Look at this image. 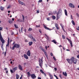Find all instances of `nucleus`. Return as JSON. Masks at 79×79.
<instances>
[{
    "instance_id": "obj_40",
    "label": "nucleus",
    "mask_w": 79,
    "mask_h": 79,
    "mask_svg": "<svg viewBox=\"0 0 79 79\" xmlns=\"http://www.w3.org/2000/svg\"><path fill=\"white\" fill-rule=\"evenodd\" d=\"M54 76L56 77V79H58V78L56 76V75H54Z\"/></svg>"
},
{
    "instance_id": "obj_45",
    "label": "nucleus",
    "mask_w": 79,
    "mask_h": 79,
    "mask_svg": "<svg viewBox=\"0 0 79 79\" xmlns=\"http://www.w3.org/2000/svg\"><path fill=\"white\" fill-rule=\"evenodd\" d=\"M76 15H77V16L78 17H79V14H78V13H77L76 14Z\"/></svg>"
},
{
    "instance_id": "obj_60",
    "label": "nucleus",
    "mask_w": 79,
    "mask_h": 79,
    "mask_svg": "<svg viewBox=\"0 0 79 79\" xmlns=\"http://www.w3.org/2000/svg\"><path fill=\"white\" fill-rule=\"evenodd\" d=\"M36 68H40V67L38 66H37L36 67Z\"/></svg>"
},
{
    "instance_id": "obj_56",
    "label": "nucleus",
    "mask_w": 79,
    "mask_h": 79,
    "mask_svg": "<svg viewBox=\"0 0 79 79\" xmlns=\"http://www.w3.org/2000/svg\"><path fill=\"white\" fill-rule=\"evenodd\" d=\"M38 79H42V78H41V77H38Z\"/></svg>"
},
{
    "instance_id": "obj_6",
    "label": "nucleus",
    "mask_w": 79,
    "mask_h": 79,
    "mask_svg": "<svg viewBox=\"0 0 79 79\" xmlns=\"http://www.w3.org/2000/svg\"><path fill=\"white\" fill-rule=\"evenodd\" d=\"M31 76L32 78V79H34V78H36V76L35 75V74H32L31 75Z\"/></svg>"
},
{
    "instance_id": "obj_43",
    "label": "nucleus",
    "mask_w": 79,
    "mask_h": 79,
    "mask_svg": "<svg viewBox=\"0 0 79 79\" xmlns=\"http://www.w3.org/2000/svg\"><path fill=\"white\" fill-rule=\"evenodd\" d=\"M53 15V13H49V15Z\"/></svg>"
},
{
    "instance_id": "obj_41",
    "label": "nucleus",
    "mask_w": 79,
    "mask_h": 79,
    "mask_svg": "<svg viewBox=\"0 0 79 79\" xmlns=\"http://www.w3.org/2000/svg\"><path fill=\"white\" fill-rule=\"evenodd\" d=\"M11 6L10 5H9L7 7V9H8V8H10Z\"/></svg>"
},
{
    "instance_id": "obj_5",
    "label": "nucleus",
    "mask_w": 79,
    "mask_h": 79,
    "mask_svg": "<svg viewBox=\"0 0 79 79\" xmlns=\"http://www.w3.org/2000/svg\"><path fill=\"white\" fill-rule=\"evenodd\" d=\"M66 60L67 61L68 63H69V64H72L73 63V61H72L71 59H67Z\"/></svg>"
},
{
    "instance_id": "obj_47",
    "label": "nucleus",
    "mask_w": 79,
    "mask_h": 79,
    "mask_svg": "<svg viewBox=\"0 0 79 79\" xmlns=\"http://www.w3.org/2000/svg\"><path fill=\"white\" fill-rule=\"evenodd\" d=\"M54 69L56 71H57V68H55Z\"/></svg>"
},
{
    "instance_id": "obj_27",
    "label": "nucleus",
    "mask_w": 79,
    "mask_h": 79,
    "mask_svg": "<svg viewBox=\"0 0 79 79\" xmlns=\"http://www.w3.org/2000/svg\"><path fill=\"white\" fill-rule=\"evenodd\" d=\"M22 19H23V22H24V17L23 15H22Z\"/></svg>"
},
{
    "instance_id": "obj_12",
    "label": "nucleus",
    "mask_w": 79,
    "mask_h": 79,
    "mask_svg": "<svg viewBox=\"0 0 79 79\" xmlns=\"http://www.w3.org/2000/svg\"><path fill=\"white\" fill-rule=\"evenodd\" d=\"M0 9L1 11H4L5 7L1 6L0 7Z\"/></svg>"
},
{
    "instance_id": "obj_23",
    "label": "nucleus",
    "mask_w": 79,
    "mask_h": 79,
    "mask_svg": "<svg viewBox=\"0 0 79 79\" xmlns=\"http://www.w3.org/2000/svg\"><path fill=\"white\" fill-rule=\"evenodd\" d=\"M31 39L33 41H34V42H36V40H35V39L33 37H32Z\"/></svg>"
},
{
    "instance_id": "obj_58",
    "label": "nucleus",
    "mask_w": 79,
    "mask_h": 79,
    "mask_svg": "<svg viewBox=\"0 0 79 79\" xmlns=\"http://www.w3.org/2000/svg\"><path fill=\"white\" fill-rule=\"evenodd\" d=\"M8 13H10V12H11V11H10V10H8V11H7Z\"/></svg>"
},
{
    "instance_id": "obj_16",
    "label": "nucleus",
    "mask_w": 79,
    "mask_h": 79,
    "mask_svg": "<svg viewBox=\"0 0 79 79\" xmlns=\"http://www.w3.org/2000/svg\"><path fill=\"white\" fill-rule=\"evenodd\" d=\"M55 26L57 29H59V27H58V25L57 24L55 23Z\"/></svg>"
},
{
    "instance_id": "obj_15",
    "label": "nucleus",
    "mask_w": 79,
    "mask_h": 79,
    "mask_svg": "<svg viewBox=\"0 0 79 79\" xmlns=\"http://www.w3.org/2000/svg\"><path fill=\"white\" fill-rule=\"evenodd\" d=\"M19 68L20 69V70H21V71H23V67H22V66L21 65H19Z\"/></svg>"
},
{
    "instance_id": "obj_13",
    "label": "nucleus",
    "mask_w": 79,
    "mask_h": 79,
    "mask_svg": "<svg viewBox=\"0 0 79 79\" xmlns=\"http://www.w3.org/2000/svg\"><path fill=\"white\" fill-rule=\"evenodd\" d=\"M24 57L25 58V59H26L27 60L28 59V56L26 54H24Z\"/></svg>"
},
{
    "instance_id": "obj_18",
    "label": "nucleus",
    "mask_w": 79,
    "mask_h": 79,
    "mask_svg": "<svg viewBox=\"0 0 79 79\" xmlns=\"http://www.w3.org/2000/svg\"><path fill=\"white\" fill-rule=\"evenodd\" d=\"M63 74L64 76H67V73H66V72H63Z\"/></svg>"
},
{
    "instance_id": "obj_49",
    "label": "nucleus",
    "mask_w": 79,
    "mask_h": 79,
    "mask_svg": "<svg viewBox=\"0 0 79 79\" xmlns=\"http://www.w3.org/2000/svg\"><path fill=\"white\" fill-rule=\"evenodd\" d=\"M22 77H23V75H22V76L20 77V79H22Z\"/></svg>"
},
{
    "instance_id": "obj_51",
    "label": "nucleus",
    "mask_w": 79,
    "mask_h": 79,
    "mask_svg": "<svg viewBox=\"0 0 79 79\" xmlns=\"http://www.w3.org/2000/svg\"><path fill=\"white\" fill-rule=\"evenodd\" d=\"M36 13H39V10H37Z\"/></svg>"
},
{
    "instance_id": "obj_35",
    "label": "nucleus",
    "mask_w": 79,
    "mask_h": 79,
    "mask_svg": "<svg viewBox=\"0 0 79 79\" xmlns=\"http://www.w3.org/2000/svg\"><path fill=\"white\" fill-rule=\"evenodd\" d=\"M9 23H13V22L11 20H9Z\"/></svg>"
},
{
    "instance_id": "obj_39",
    "label": "nucleus",
    "mask_w": 79,
    "mask_h": 79,
    "mask_svg": "<svg viewBox=\"0 0 79 79\" xmlns=\"http://www.w3.org/2000/svg\"><path fill=\"white\" fill-rule=\"evenodd\" d=\"M50 79H53V76L52 75H50Z\"/></svg>"
},
{
    "instance_id": "obj_8",
    "label": "nucleus",
    "mask_w": 79,
    "mask_h": 79,
    "mask_svg": "<svg viewBox=\"0 0 79 79\" xmlns=\"http://www.w3.org/2000/svg\"><path fill=\"white\" fill-rule=\"evenodd\" d=\"M19 3V4H21L22 5H24L25 6V4L24 3H23V2H21L20 1V0H19L18 1Z\"/></svg>"
},
{
    "instance_id": "obj_46",
    "label": "nucleus",
    "mask_w": 79,
    "mask_h": 79,
    "mask_svg": "<svg viewBox=\"0 0 79 79\" xmlns=\"http://www.w3.org/2000/svg\"><path fill=\"white\" fill-rule=\"evenodd\" d=\"M42 2V0H39L38 1V3H39V2Z\"/></svg>"
},
{
    "instance_id": "obj_63",
    "label": "nucleus",
    "mask_w": 79,
    "mask_h": 79,
    "mask_svg": "<svg viewBox=\"0 0 79 79\" xmlns=\"http://www.w3.org/2000/svg\"><path fill=\"white\" fill-rule=\"evenodd\" d=\"M25 42H27V40H25Z\"/></svg>"
},
{
    "instance_id": "obj_54",
    "label": "nucleus",
    "mask_w": 79,
    "mask_h": 79,
    "mask_svg": "<svg viewBox=\"0 0 79 79\" xmlns=\"http://www.w3.org/2000/svg\"><path fill=\"white\" fill-rule=\"evenodd\" d=\"M77 58H79V55H77Z\"/></svg>"
},
{
    "instance_id": "obj_10",
    "label": "nucleus",
    "mask_w": 79,
    "mask_h": 79,
    "mask_svg": "<svg viewBox=\"0 0 79 79\" xmlns=\"http://www.w3.org/2000/svg\"><path fill=\"white\" fill-rule=\"evenodd\" d=\"M41 50H42V51H43V52H44V53H45L46 56H47V55L46 54L47 53H46V52H45V50L43 48H41Z\"/></svg>"
},
{
    "instance_id": "obj_4",
    "label": "nucleus",
    "mask_w": 79,
    "mask_h": 79,
    "mask_svg": "<svg viewBox=\"0 0 79 79\" xmlns=\"http://www.w3.org/2000/svg\"><path fill=\"white\" fill-rule=\"evenodd\" d=\"M17 69H18V67H15L13 69H12L13 70L10 69V71L12 73H13L14 72H15V71H16V70H17Z\"/></svg>"
},
{
    "instance_id": "obj_42",
    "label": "nucleus",
    "mask_w": 79,
    "mask_h": 79,
    "mask_svg": "<svg viewBox=\"0 0 79 79\" xmlns=\"http://www.w3.org/2000/svg\"><path fill=\"white\" fill-rule=\"evenodd\" d=\"M40 25H36V27H40Z\"/></svg>"
},
{
    "instance_id": "obj_34",
    "label": "nucleus",
    "mask_w": 79,
    "mask_h": 79,
    "mask_svg": "<svg viewBox=\"0 0 79 79\" xmlns=\"http://www.w3.org/2000/svg\"><path fill=\"white\" fill-rule=\"evenodd\" d=\"M69 43L70 44V45H71V47H73V43H72V41L70 42Z\"/></svg>"
},
{
    "instance_id": "obj_52",
    "label": "nucleus",
    "mask_w": 79,
    "mask_h": 79,
    "mask_svg": "<svg viewBox=\"0 0 79 79\" xmlns=\"http://www.w3.org/2000/svg\"><path fill=\"white\" fill-rule=\"evenodd\" d=\"M47 20H48V21H50V19L49 18H47Z\"/></svg>"
},
{
    "instance_id": "obj_29",
    "label": "nucleus",
    "mask_w": 79,
    "mask_h": 79,
    "mask_svg": "<svg viewBox=\"0 0 79 79\" xmlns=\"http://www.w3.org/2000/svg\"><path fill=\"white\" fill-rule=\"evenodd\" d=\"M72 23L73 26H75V23H74V22L73 20L72 21Z\"/></svg>"
},
{
    "instance_id": "obj_53",
    "label": "nucleus",
    "mask_w": 79,
    "mask_h": 79,
    "mask_svg": "<svg viewBox=\"0 0 79 79\" xmlns=\"http://www.w3.org/2000/svg\"><path fill=\"white\" fill-rule=\"evenodd\" d=\"M50 55H51V56H53V54L52 53H51Z\"/></svg>"
},
{
    "instance_id": "obj_20",
    "label": "nucleus",
    "mask_w": 79,
    "mask_h": 79,
    "mask_svg": "<svg viewBox=\"0 0 79 79\" xmlns=\"http://www.w3.org/2000/svg\"><path fill=\"white\" fill-rule=\"evenodd\" d=\"M32 44H33V42H32L31 41V42H29V46H31V45H32Z\"/></svg>"
},
{
    "instance_id": "obj_55",
    "label": "nucleus",
    "mask_w": 79,
    "mask_h": 79,
    "mask_svg": "<svg viewBox=\"0 0 79 79\" xmlns=\"http://www.w3.org/2000/svg\"><path fill=\"white\" fill-rule=\"evenodd\" d=\"M14 34V33L13 32H11V35H13V34Z\"/></svg>"
},
{
    "instance_id": "obj_28",
    "label": "nucleus",
    "mask_w": 79,
    "mask_h": 79,
    "mask_svg": "<svg viewBox=\"0 0 79 79\" xmlns=\"http://www.w3.org/2000/svg\"><path fill=\"white\" fill-rule=\"evenodd\" d=\"M73 63L74 64H76V63H77V60L76 59L73 61Z\"/></svg>"
},
{
    "instance_id": "obj_3",
    "label": "nucleus",
    "mask_w": 79,
    "mask_h": 79,
    "mask_svg": "<svg viewBox=\"0 0 79 79\" xmlns=\"http://www.w3.org/2000/svg\"><path fill=\"white\" fill-rule=\"evenodd\" d=\"M20 46V45H19V44H16L12 48V50H14V49H15V48H19Z\"/></svg>"
},
{
    "instance_id": "obj_9",
    "label": "nucleus",
    "mask_w": 79,
    "mask_h": 79,
    "mask_svg": "<svg viewBox=\"0 0 79 79\" xmlns=\"http://www.w3.org/2000/svg\"><path fill=\"white\" fill-rule=\"evenodd\" d=\"M8 41H7V44L6 45V47H7V46H9V44H10V38L8 37Z\"/></svg>"
},
{
    "instance_id": "obj_57",
    "label": "nucleus",
    "mask_w": 79,
    "mask_h": 79,
    "mask_svg": "<svg viewBox=\"0 0 79 79\" xmlns=\"http://www.w3.org/2000/svg\"><path fill=\"white\" fill-rule=\"evenodd\" d=\"M59 76L61 78V74H60V75H59Z\"/></svg>"
},
{
    "instance_id": "obj_24",
    "label": "nucleus",
    "mask_w": 79,
    "mask_h": 79,
    "mask_svg": "<svg viewBox=\"0 0 79 79\" xmlns=\"http://www.w3.org/2000/svg\"><path fill=\"white\" fill-rule=\"evenodd\" d=\"M52 42H53L54 44H57V42H56V40H53L52 41Z\"/></svg>"
},
{
    "instance_id": "obj_48",
    "label": "nucleus",
    "mask_w": 79,
    "mask_h": 79,
    "mask_svg": "<svg viewBox=\"0 0 79 79\" xmlns=\"http://www.w3.org/2000/svg\"><path fill=\"white\" fill-rule=\"evenodd\" d=\"M53 59L54 60H55V61H56V59L55 58V57H53Z\"/></svg>"
},
{
    "instance_id": "obj_37",
    "label": "nucleus",
    "mask_w": 79,
    "mask_h": 79,
    "mask_svg": "<svg viewBox=\"0 0 79 79\" xmlns=\"http://www.w3.org/2000/svg\"><path fill=\"white\" fill-rule=\"evenodd\" d=\"M45 35L46 36V37H47V39L48 40V39H49V38H48V36H47V35L46 34H45Z\"/></svg>"
},
{
    "instance_id": "obj_2",
    "label": "nucleus",
    "mask_w": 79,
    "mask_h": 79,
    "mask_svg": "<svg viewBox=\"0 0 79 79\" xmlns=\"http://www.w3.org/2000/svg\"><path fill=\"white\" fill-rule=\"evenodd\" d=\"M61 15H62V10L60 9L58 13H57V18L58 16H61Z\"/></svg>"
},
{
    "instance_id": "obj_50",
    "label": "nucleus",
    "mask_w": 79,
    "mask_h": 79,
    "mask_svg": "<svg viewBox=\"0 0 79 79\" xmlns=\"http://www.w3.org/2000/svg\"><path fill=\"white\" fill-rule=\"evenodd\" d=\"M71 19H73V16H72V15H71Z\"/></svg>"
},
{
    "instance_id": "obj_17",
    "label": "nucleus",
    "mask_w": 79,
    "mask_h": 79,
    "mask_svg": "<svg viewBox=\"0 0 79 79\" xmlns=\"http://www.w3.org/2000/svg\"><path fill=\"white\" fill-rule=\"evenodd\" d=\"M72 61V63H73V61L75 59V58L74 57H72L70 59Z\"/></svg>"
},
{
    "instance_id": "obj_26",
    "label": "nucleus",
    "mask_w": 79,
    "mask_h": 79,
    "mask_svg": "<svg viewBox=\"0 0 79 79\" xmlns=\"http://www.w3.org/2000/svg\"><path fill=\"white\" fill-rule=\"evenodd\" d=\"M32 37L33 36H32V35H31V34H29L28 37H29V38H30V39H31V38L32 39Z\"/></svg>"
},
{
    "instance_id": "obj_62",
    "label": "nucleus",
    "mask_w": 79,
    "mask_h": 79,
    "mask_svg": "<svg viewBox=\"0 0 79 79\" xmlns=\"http://www.w3.org/2000/svg\"><path fill=\"white\" fill-rule=\"evenodd\" d=\"M77 30L79 31V27H78V28H77Z\"/></svg>"
},
{
    "instance_id": "obj_64",
    "label": "nucleus",
    "mask_w": 79,
    "mask_h": 79,
    "mask_svg": "<svg viewBox=\"0 0 79 79\" xmlns=\"http://www.w3.org/2000/svg\"><path fill=\"white\" fill-rule=\"evenodd\" d=\"M45 48L46 49V50H47V46H46L45 47Z\"/></svg>"
},
{
    "instance_id": "obj_31",
    "label": "nucleus",
    "mask_w": 79,
    "mask_h": 79,
    "mask_svg": "<svg viewBox=\"0 0 79 79\" xmlns=\"http://www.w3.org/2000/svg\"><path fill=\"white\" fill-rule=\"evenodd\" d=\"M40 72H41L42 74H44V71H43V70H42V69L40 70Z\"/></svg>"
},
{
    "instance_id": "obj_38",
    "label": "nucleus",
    "mask_w": 79,
    "mask_h": 79,
    "mask_svg": "<svg viewBox=\"0 0 79 79\" xmlns=\"http://www.w3.org/2000/svg\"><path fill=\"white\" fill-rule=\"evenodd\" d=\"M27 75H28L29 77H30V73L29 72L27 73Z\"/></svg>"
},
{
    "instance_id": "obj_30",
    "label": "nucleus",
    "mask_w": 79,
    "mask_h": 79,
    "mask_svg": "<svg viewBox=\"0 0 79 79\" xmlns=\"http://www.w3.org/2000/svg\"><path fill=\"white\" fill-rule=\"evenodd\" d=\"M66 39L68 40V41L69 42V43H70V42H72V41H71V40L70 39H69L68 38H67Z\"/></svg>"
},
{
    "instance_id": "obj_7",
    "label": "nucleus",
    "mask_w": 79,
    "mask_h": 79,
    "mask_svg": "<svg viewBox=\"0 0 79 79\" xmlns=\"http://www.w3.org/2000/svg\"><path fill=\"white\" fill-rule=\"evenodd\" d=\"M69 6H70L71 8H74L75 7V6H74V5H73L72 3H70L69 4Z\"/></svg>"
},
{
    "instance_id": "obj_1",
    "label": "nucleus",
    "mask_w": 79,
    "mask_h": 79,
    "mask_svg": "<svg viewBox=\"0 0 79 79\" xmlns=\"http://www.w3.org/2000/svg\"><path fill=\"white\" fill-rule=\"evenodd\" d=\"M39 65L40 67L41 68H42V64H43V57H42L41 59L40 58H39Z\"/></svg>"
},
{
    "instance_id": "obj_11",
    "label": "nucleus",
    "mask_w": 79,
    "mask_h": 79,
    "mask_svg": "<svg viewBox=\"0 0 79 79\" xmlns=\"http://www.w3.org/2000/svg\"><path fill=\"white\" fill-rule=\"evenodd\" d=\"M27 55L29 56H31V52L29 50H28L27 52Z\"/></svg>"
},
{
    "instance_id": "obj_33",
    "label": "nucleus",
    "mask_w": 79,
    "mask_h": 79,
    "mask_svg": "<svg viewBox=\"0 0 79 79\" xmlns=\"http://www.w3.org/2000/svg\"><path fill=\"white\" fill-rule=\"evenodd\" d=\"M14 26L15 27V28H16L17 29L18 28V26L17 25H16V24H14Z\"/></svg>"
},
{
    "instance_id": "obj_14",
    "label": "nucleus",
    "mask_w": 79,
    "mask_h": 79,
    "mask_svg": "<svg viewBox=\"0 0 79 79\" xmlns=\"http://www.w3.org/2000/svg\"><path fill=\"white\" fill-rule=\"evenodd\" d=\"M44 27L45 29H47V30H50V28H49L47 27L46 26H45V25L44 24H43Z\"/></svg>"
},
{
    "instance_id": "obj_19",
    "label": "nucleus",
    "mask_w": 79,
    "mask_h": 79,
    "mask_svg": "<svg viewBox=\"0 0 79 79\" xmlns=\"http://www.w3.org/2000/svg\"><path fill=\"white\" fill-rule=\"evenodd\" d=\"M60 25L63 31H64V26H63V25L62 24V23H61Z\"/></svg>"
},
{
    "instance_id": "obj_61",
    "label": "nucleus",
    "mask_w": 79,
    "mask_h": 79,
    "mask_svg": "<svg viewBox=\"0 0 79 79\" xmlns=\"http://www.w3.org/2000/svg\"><path fill=\"white\" fill-rule=\"evenodd\" d=\"M4 69L6 71L7 69V68H4Z\"/></svg>"
},
{
    "instance_id": "obj_25",
    "label": "nucleus",
    "mask_w": 79,
    "mask_h": 79,
    "mask_svg": "<svg viewBox=\"0 0 79 79\" xmlns=\"http://www.w3.org/2000/svg\"><path fill=\"white\" fill-rule=\"evenodd\" d=\"M52 18L53 19H56V17L54 15H52Z\"/></svg>"
},
{
    "instance_id": "obj_21",
    "label": "nucleus",
    "mask_w": 79,
    "mask_h": 79,
    "mask_svg": "<svg viewBox=\"0 0 79 79\" xmlns=\"http://www.w3.org/2000/svg\"><path fill=\"white\" fill-rule=\"evenodd\" d=\"M64 13L66 16H68V13H67V10H66V9H65L64 10Z\"/></svg>"
},
{
    "instance_id": "obj_59",
    "label": "nucleus",
    "mask_w": 79,
    "mask_h": 79,
    "mask_svg": "<svg viewBox=\"0 0 79 79\" xmlns=\"http://www.w3.org/2000/svg\"><path fill=\"white\" fill-rule=\"evenodd\" d=\"M12 21H15V19H14V18H13L12 19Z\"/></svg>"
},
{
    "instance_id": "obj_22",
    "label": "nucleus",
    "mask_w": 79,
    "mask_h": 79,
    "mask_svg": "<svg viewBox=\"0 0 79 79\" xmlns=\"http://www.w3.org/2000/svg\"><path fill=\"white\" fill-rule=\"evenodd\" d=\"M16 79H19V75H18V74H16Z\"/></svg>"
},
{
    "instance_id": "obj_44",
    "label": "nucleus",
    "mask_w": 79,
    "mask_h": 79,
    "mask_svg": "<svg viewBox=\"0 0 79 79\" xmlns=\"http://www.w3.org/2000/svg\"><path fill=\"white\" fill-rule=\"evenodd\" d=\"M39 32H40V33H41V34H42V31L41 30H39Z\"/></svg>"
},
{
    "instance_id": "obj_32",
    "label": "nucleus",
    "mask_w": 79,
    "mask_h": 79,
    "mask_svg": "<svg viewBox=\"0 0 79 79\" xmlns=\"http://www.w3.org/2000/svg\"><path fill=\"white\" fill-rule=\"evenodd\" d=\"M62 37L63 39H65V36H64V35H62Z\"/></svg>"
},
{
    "instance_id": "obj_36",
    "label": "nucleus",
    "mask_w": 79,
    "mask_h": 79,
    "mask_svg": "<svg viewBox=\"0 0 79 79\" xmlns=\"http://www.w3.org/2000/svg\"><path fill=\"white\" fill-rule=\"evenodd\" d=\"M32 29L31 28H29L28 30V31H32Z\"/></svg>"
}]
</instances>
